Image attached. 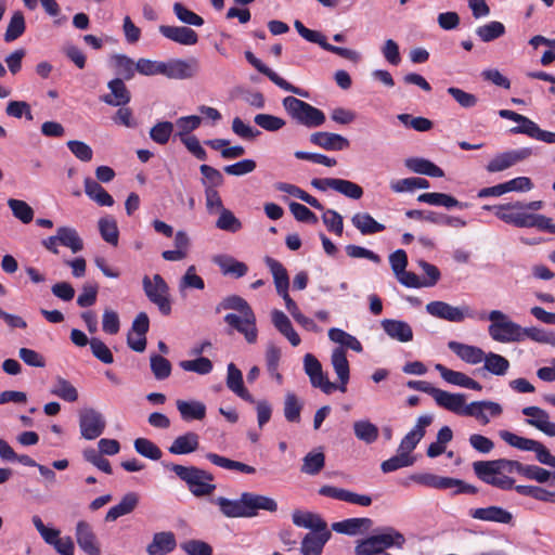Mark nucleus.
Wrapping results in <instances>:
<instances>
[{"mask_svg": "<svg viewBox=\"0 0 555 555\" xmlns=\"http://www.w3.org/2000/svg\"><path fill=\"white\" fill-rule=\"evenodd\" d=\"M150 362L151 370L156 379L163 380L170 376L172 366L168 359L160 354H152Z\"/></svg>", "mask_w": 555, "mask_h": 555, "instance_id": "680f3d73", "label": "nucleus"}, {"mask_svg": "<svg viewBox=\"0 0 555 555\" xmlns=\"http://www.w3.org/2000/svg\"><path fill=\"white\" fill-rule=\"evenodd\" d=\"M158 30L165 38L182 46H194L198 42L197 33L186 26L160 25Z\"/></svg>", "mask_w": 555, "mask_h": 555, "instance_id": "a211bd4d", "label": "nucleus"}, {"mask_svg": "<svg viewBox=\"0 0 555 555\" xmlns=\"http://www.w3.org/2000/svg\"><path fill=\"white\" fill-rule=\"evenodd\" d=\"M514 203H508L504 205L496 206H488L486 205L483 208L487 210H494V215L507 224H513L514 227L521 228L522 219H524V210L517 207H513Z\"/></svg>", "mask_w": 555, "mask_h": 555, "instance_id": "7c9ffc66", "label": "nucleus"}, {"mask_svg": "<svg viewBox=\"0 0 555 555\" xmlns=\"http://www.w3.org/2000/svg\"><path fill=\"white\" fill-rule=\"evenodd\" d=\"M177 409L180 412L182 420L186 422L193 420L202 421L206 416V405L201 401L178 400Z\"/></svg>", "mask_w": 555, "mask_h": 555, "instance_id": "58836bf2", "label": "nucleus"}, {"mask_svg": "<svg viewBox=\"0 0 555 555\" xmlns=\"http://www.w3.org/2000/svg\"><path fill=\"white\" fill-rule=\"evenodd\" d=\"M488 319L491 324L488 327L490 337L499 343H520L521 326L508 319L500 310L490 311Z\"/></svg>", "mask_w": 555, "mask_h": 555, "instance_id": "423d86ee", "label": "nucleus"}, {"mask_svg": "<svg viewBox=\"0 0 555 555\" xmlns=\"http://www.w3.org/2000/svg\"><path fill=\"white\" fill-rule=\"evenodd\" d=\"M384 332L395 340L408 343L413 339V330L409 323L401 320L384 319L382 322Z\"/></svg>", "mask_w": 555, "mask_h": 555, "instance_id": "393cba45", "label": "nucleus"}, {"mask_svg": "<svg viewBox=\"0 0 555 555\" xmlns=\"http://www.w3.org/2000/svg\"><path fill=\"white\" fill-rule=\"evenodd\" d=\"M163 465L184 481L191 493L195 496L209 495L216 489V485L212 483L214 476L209 472L195 466H183L173 463L164 462Z\"/></svg>", "mask_w": 555, "mask_h": 555, "instance_id": "20e7f679", "label": "nucleus"}, {"mask_svg": "<svg viewBox=\"0 0 555 555\" xmlns=\"http://www.w3.org/2000/svg\"><path fill=\"white\" fill-rule=\"evenodd\" d=\"M418 202L426 203L434 206H443L448 209L457 207L460 209H464L468 207L467 203H462L457 201L454 196L446 194V193H423L417 197Z\"/></svg>", "mask_w": 555, "mask_h": 555, "instance_id": "c9c22d12", "label": "nucleus"}, {"mask_svg": "<svg viewBox=\"0 0 555 555\" xmlns=\"http://www.w3.org/2000/svg\"><path fill=\"white\" fill-rule=\"evenodd\" d=\"M8 205L12 210L13 216L27 224L34 219L33 208L22 199L10 198Z\"/></svg>", "mask_w": 555, "mask_h": 555, "instance_id": "13d9d810", "label": "nucleus"}, {"mask_svg": "<svg viewBox=\"0 0 555 555\" xmlns=\"http://www.w3.org/2000/svg\"><path fill=\"white\" fill-rule=\"evenodd\" d=\"M173 12H175L176 16L178 17V20L186 25H192V26H197V27L204 25V20L202 16H199L198 14L189 10L186 7H184L180 2H176L173 4Z\"/></svg>", "mask_w": 555, "mask_h": 555, "instance_id": "338daca9", "label": "nucleus"}, {"mask_svg": "<svg viewBox=\"0 0 555 555\" xmlns=\"http://www.w3.org/2000/svg\"><path fill=\"white\" fill-rule=\"evenodd\" d=\"M271 321L274 327L285 336L292 346L297 347L301 339L297 332L294 330L288 317L281 310L273 309L271 311Z\"/></svg>", "mask_w": 555, "mask_h": 555, "instance_id": "cd10ccee", "label": "nucleus"}, {"mask_svg": "<svg viewBox=\"0 0 555 555\" xmlns=\"http://www.w3.org/2000/svg\"><path fill=\"white\" fill-rule=\"evenodd\" d=\"M56 232L60 244L68 247L74 254L83 248V242L74 228L60 227Z\"/></svg>", "mask_w": 555, "mask_h": 555, "instance_id": "a18cd8bd", "label": "nucleus"}, {"mask_svg": "<svg viewBox=\"0 0 555 555\" xmlns=\"http://www.w3.org/2000/svg\"><path fill=\"white\" fill-rule=\"evenodd\" d=\"M294 525L310 529V532L324 530L327 524L317 514L310 512L295 511L292 515Z\"/></svg>", "mask_w": 555, "mask_h": 555, "instance_id": "4c0bfd02", "label": "nucleus"}, {"mask_svg": "<svg viewBox=\"0 0 555 555\" xmlns=\"http://www.w3.org/2000/svg\"><path fill=\"white\" fill-rule=\"evenodd\" d=\"M426 311L435 318L455 323L463 322L466 317H473L467 306L454 307L440 300L428 302Z\"/></svg>", "mask_w": 555, "mask_h": 555, "instance_id": "9b49d317", "label": "nucleus"}, {"mask_svg": "<svg viewBox=\"0 0 555 555\" xmlns=\"http://www.w3.org/2000/svg\"><path fill=\"white\" fill-rule=\"evenodd\" d=\"M325 465V455L322 451L309 452L302 459L301 473L314 476L318 475Z\"/></svg>", "mask_w": 555, "mask_h": 555, "instance_id": "8fccbe9b", "label": "nucleus"}, {"mask_svg": "<svg viewBox=\"0 0 555 555\" xmlns=\"http://www.w3.org/2000/svg\"><path fill=\"white\" fill-rule=\"evenodd\" d=\"M310 142L326 151H343L349 147V140L340 134L332 132H314L310 135Z\"/></svg>", "mask_w": 555, "mask_h": 555, "instance_id": "412c9836", "label": "nucleus"}, {"mask_svg": "<svg viewBox=\"0 0 555 555\" xmlns=\"http://www.w3.org/2000/svg\"><path fill=\"white\" fill-rule=\"evenodd\" d=\"M216 262L223 274H231L235 278H242L248 271V267L244 262L237 261L231 257L220 258L216 260Z\"/></svg>", "mask_w": 555, "mask_h": 555, "instance_id": "6e6d98bb", "label": "nucleus"}, {"mask_svg": "<svg viewBox=\"0 0 555 555\" xmlns=\"http://www.w3.org/2000/svg\"><path fill=\"white\" fill-rule=\"evenodd\" d=\"M482 361L485 363L483 369L496 376L505 375L511 365L505 357L494 352L485 353Z\"/></svg>", "mask_w": 555, "mask_h": 555, "instance_id": "de8ad7c7", "label": "nucleus"}, {"mask_svg": "<svg viewBox=\"0 0 555 555\" xmlns=\"http://www.w3.org/2000/svg\"><path fill=\"white\" fill-rule=\"evenodd\" d=\"M162 75L170 79H186L191 78L196 72V61L192 63L184 60H170L163 62Z\"/></svg>", "mask_w": 555, "mask_h": 555, "instance_id": "aec40b11", "label": "nucleus"}, {"mask_svg": "<svg viewBox=\"0 0 555 555\" xmlns=\"http://www.w3.org/2000/svg\"><path fill=\"white\" fill-rule=\"evenodd\" d=\"M302 404L294 392H287L284 400V416L291 423L300 421Z\"/></svg>", "mask_w": 555, "mask_h": 555, "instance_id": "4d7b16f0", "label": "nucleus"}, {"mask_svg": "<svg viewBox=\"0 0 555 555\" xmlns=\"http://www.w3.org/2000/svg\"><path fill=\"white\" fill-rule=\"evenodd\" d=\"M414 459L411 455L403 453L402 451H398V454L391 456L390 459L384 461L380 464V469L383 473H391L398 470L402 467H408L413 465Z\"/></svg>", "mask_w": 555, "mask_h": 555, "instance_id": "bf43d9fd", "label": "nucleus"}, {"mask_svg": "<svg viewBox=\"0 0 555 555\" xmlns=\"http://www.w3.org/2000/svg\"><path fill=\"white\" fill-rule=\"evenodd\" d=\"M448 347L452 350L461 360L469 364H478L482 362L485 358V351L476 346L465 345L457 341H449Z\"/></svg>", "mask_w": 555, "mask_h": 555, "instance_id": "2f4dec72", "label": "nucleus"}, {"mask_svg": "<svg viewBox=\"0 0 555 555\" xmlns=\"http://www.w3.org/2000/svg\"><path fill=\"white\" fill-rule=\"evenodd\" d=\"M25 31V18L21 11L14 12L4 34V41L12 42Z\"/></svg>", "mask_w": 555, "mask_h": 555, "instance_id": "864d4df0", "label": "nucleus"}, {"mask_svg": "<svg viewBox=\"0 0 555 555\" xmlns=\"http://www.w3.org/2000/svg\"><path fill=\"white\" fill-rule=\"evenodd\" d=\"M199 447V436L194 431H188L178 436L168 448L171 454H189L196 451Z\"/></svg>", "mask_w": 555, "mask_h": 555, "instance_id": "72a5a7b5", "label": "nucleus"}, {"mask_svg": "<svg viewBox=\"0 0 555 555\" xmlns=\"http://www.w3.org/2000/svg\"><path fill=\"white\" fill-rule=\"evenodd\" d=\"M50 392L66 402H75L78 400V390L67 379L56 376Z\"/></svg>", "mask_w": 555, "mask_h": 555, "instance_id": "09e8293b", "label": "nucleus"}, {"mask_svg": "<svg viewBox=\"0 0 555 555\" xmlns=\"http://www.w3.org/2000/svg\"><path fill=\"white\" fill-rule=\"evenodd\" d=\"M333 190L351 199H360L363 196V189L359 184L345 179L335 178Z\"/></svg>", "mask_w": 555, "mask_h": 555, "instance_id": "5fc2aeb1", "label": "nucleus"}, {"mask_svg": "<svg viewBox=\"0 0 555 555\" xmlns=\"http://www.w3.org/2000/svg\"><path fill=\"white\" fill-rule=\"evenodd\" d=\"M404 166L418 175H425L433 178H441L444 171L433 162L423 157H410L404 160Z\"/></svg>", "mask_w": 555, "mask_h": 555, "instance_id": "473e14b6", "label": "nucleus"}, {"mask_svg": "<svg viewBox=\"0 0 555 555\" xmlns=\"http://www.w3.org/2000/svg\"><path fill=\"white\" fill-rule=\"evenodd\" d=\"M282 104L293 120L307 128H317L325 122L326 118L321 109L295 96L284 98Z\"/></svg>", "mask_w": 555, "mask_h": 555, "instance_id": "39448f33", "label": "nucleus"}, {"mask_svg": "<svg viewBox=\"0 0 555 555\" xmlns=\"http://www.w3.org/2000/svg\"><path fill=\"white\" fill-rule=\"evenodd\" d=\"M499 435L501 439L511 447L521 451H532L535 453L538 462L555 468V456L551 454L550 450L542 442L534 439L520 437L508 430H501Z\"/></svg>", "mask_w": 555, "mask_h": 555, "instance_id": "0eeeda50", "label": "nucleus"}, {"mask_svg": "<svg viewBox=\"0 0 555 555\" xmlns=\"http://www.w3.org/2000/svg\"><path fill=\"white\" fill-rule=\"evenodd\" d=\"M433 423L431 415H422L417 418L414 428L408 433L400 442L398 451L410 455V453L416 448L418 442L425 436L426 427Z\"/></svg>", "mask_w": 555, "mask_h": 555, "instance_id": "4468645a", "label": "nucleus"}, {"mask_svg": "<svg viewBox=\"0 0 555 555\" xmlns=\"http://www.w3.org/2000/svg\"><path fill=\"white\" fill-rule=\"evenodd\" d=\"M182 370L186 372H194L199 375L209 374L212 371V362L205 357H198L195 360H184L180 362Z\"/></svg>", "mask_w": 555, "mask_h": 555, "instance_id": "e2e57ef3", "label": "nucleus"}, {"mask_svg": "<svg viewBox=\"0 0 555 555\" xmlns=\"http://www.w3.org/2000/svg\"><path fill=\"white\" fill-rule=\"evenodd\" d=\"M373 527L371 518H348L341 521L334 522L332 529L337 533L347 535H357L359 533L367 532Z\"/></svg>", "mask_w": 555, "mask_h": 555, "instance_id": "b1692460", "label": "nucleus"}, {"mask_svg": "<svg viewBox=\"0 0 555 555\" xmlns=\"http://www.w3.org/2000/svg\"><path fill=\"white\" fill-rule=\"evenodd\" d=\"M223 310H235L242 313V317H247V322L250 320V314H255L249 304L238 295H231L225 297L217 307L219 312Z\"/></svg>", "mask_w": 555, "mask_h": 555, "instance_id": "37998d69", "label": "nucleus"}, {"mask_svg": "<svg viewBox=\"0 0 555 555\" xmlns=\"http://www.w3.org/2000/svg\"><path fill=\"white\" fill-rule=\"evenodd\" d=\"M80 435L86 440L99 438L105 430L104 415L93 408H83L78 412Z\"/></svg>", "mask_w": 555, "mask_h": 555, "instance_id": "1a4fd4ad", "label": "nucleus"}, {"mask_svg": "<svg viewBox=\"0 0 555 555\" xmlns=\"http://www.w3.org/2000/svg\"><path fill=\"white\" fill-rule=\"evenodd\" d=\"M532 155V150L530 147H522L519 150L507 151L501 154H498L494 158H492L486 169L489 172H499L506 170L517 163L527 159Z\"/></svg>", "mask_w": 555, "mask_h": 555, "instance_id": "f8f14e48", "label": "nucleus"}, {"mask_svg": "<svg viewBox=\"0 0 555 555\" xmlns=\"http://www.w3.org/2000/svg\"><path fill=\"white\" fill-rule=\"evenodd\" d=\"M522 414L528 416L526 423L535 427L550 437H555V423L550 422L548 413L539 406H526Z\"/></svg>", "mask_w": 555, "mask_h": 555, "instance_id": "dca6fc26", "label": "nucleus"}, {"mask_svg": "<svg viewBox=\"0 0 555 555\" xmlns=\"http://www.w3.org/2000/svg\"><path fill=\"white\" fill-rule=\"evenodd\" d=\"M331 538L327 528L307 533L301 542L300 552L302 555H321L325 543Z\"/></svg>", "mask_w": 555, "mask_h": 555, "instance_id": "4be33fe9", "label": "nucleus"}, {"mask_svg": "<svg viewBox=\"0 0 555 555\" xmlns=\"http://www.w3.org/2000/svg\"><path fill=\"white\" fill-rule=\"evenodd\" d=\"M133 446L135 451L144 457L153 461H158L162 457V450L146 438H137Z\"/></svg>", "mask_w": 555, "mask_h": 555, "instance_id": "052dcab7", "label": "nucleus"}, {"mask_svg": "<svg viewBox=\"0 0 555 555\" xmlns=\"http://www.w3.org/2000/svg\"><path fill=\"white\" fill-rule=\"evenodd\" d=\"M412 479L423 486L435 489H452V483L457 482L456 478L442 477L430 473L414 475Z\"/></svg>", "mask_w": 555, "mask_h": 555, "instance_id": "79ce46f5", "label": "nucleus"}, {"mask_svg": "<svg viewBox=\"0 0 555 555\" xmlns=\"http://www.w3.org/2000/svg\"><path fill=\"white\" fill-rule=\"evenodd\" d=\"M521 341L526 338L539 344L555 346V332L537 326L521 327Z\"/></svg>", "mask_w": 555, "mask_h": 555, "instance_id": "49530a36", "label": "nucleus"}, {"mask_svg": "<svg viewBox=\"0 0 555 555\" xmlns=\"http://www.w3.org/2000/svg\"><path fill=\"white\" fill-rule=\"evenodd\" d=\"M304 370L314 388H320L326 395L336 390V384L328 380L327 375L323 373L321 362L312 353L305 354Z\"/></svg>", "mask_w": 555, "mask_h": 555, "instance_id": "9d476101", "label": "nucleus"}, {"mask_svg": "<svg viewBox=\"0 0 555 555\" xmlns=\"http://www.w3.org/2000/svg\"><path fill=\"white\" fill-rule=\"evenodd\" d=\"M254 122L270 132L279 131L286 125V121L283 118L271 114H257L254 117Z\"/></svg>", "mask_w": 555, "mask_h": 555, "instance_id": "69168bd1", "label": "nucleus"}, {"mask_svg": "<svg viewBox=\"0 0 555 555\" xmlns=\"http://www.w3.org/2000/svg\"><path fill=\"white\" fill-rule=\"evenodd\" d=\"M109 94L101 98V101L111 106H125L130 102L131 95L121 78H115L107 83Z\"/></svg>", "mask_w": 555, "mask_h": 555, "instance_id": "5701e85b", "label": "nucleus"}, {"mask_svg": "<svg viewBox=\"0 0 555 555\" xmlns=\"http://www.w3.org/2000/svg\"><path fill=\"white\" fill-rule=\"evenodd\" d=\"M319 493L323 496L332 498L335 500L348 502L360 506H370L372 504V498L367 494H358L349 490L337 488L333 486H322L319 489Z\"/></svg>", "mask_w": 555, "mask_h": 555, "instance_id": "ddd939ff", "label": "nucleus"}, {"mask_svg": "<svg viewBox=\"0 0 555 555\" xmlns=\"http://www.w3.org/2000/svg\"><path fill=\"white\" fill-rule=\"evenodd\" d=\"M264 262L272 273L276 293L282 294L287 292L289 287V278L283 264L271 257H266Z\"/></svg>", "mask_w": 555, "mask_h": 555, "instance_id": "ea45409f", "label": "nucleus"}, {"mask_svg": "<svg viewBox=\"0 0 555 555\" xmlns=\"http://www.w3.org/2000/svg\"><path fill=\"white\" fill-rule=\"evenodd\" d=\"M227 387L241 399L254 403V397L244 387L243 374L234 363L228 364Z\"/></svg>", "mask_w": 555, "mask_h": 555, "instance_id": "c85d7f7f", "label": "nucleus"}, {"mask_svg": "<svg viewBox=\"0 0 555 555\" xmlns=\"http://www.w3.org/2000/svg\"><path fill=\"white\" fill-rule=\"evenodd\" d=\"M177 546L176 537L171 531L156 532L152 542L146 546L149 555H165Z\"/></svg>", "mask_w": 555, "mask_h": 555, "instance_id": "a878e982", "label": "nucleus"}, {"mask_svg": "<svg viewBox=\"0 0 555 555\" xmlns=\"http://www.w3.org/2000/svg\"><path fill=\"white\" fill-rule=\"evenodd\" d=\"M275 190L280 192L287 193L296 198L301 199L307 203L311 207L318 210H324V206L312 195L308 194L306 191L301 190L297 185L286 183V182H276L274 184Z\"/></svg>", "mask_w": 555, "mask_h": 555, "instance_id": "a19ab883", "label": "nucleus"}, {"mask_svg": "<svg viewBox=\"0 0 555 555\" xmlns=\"http://www.w3.org/2000/svg\"><path fill=\"white\" fill-rule=\"evenodd\" d=\"M189 288H195L199 291L205 288V282L199 275L196 274L195 266H190L179 282V291L181 293Z\"/></svg>", "mask_w": 555, "mask_h": 555, "instance_id": "0e129e2a", "label": "nucleus"}, {"mask_svg": "<svg viewBox=\"0 0 555 555\" xmlns=\"http://www.w3.org/2000/svg\"><path fill=\"white\" fill-rule=\"evenodd\" d=\"M139 504V494L135 492L126 493L120 502L112 506L105 516V521H115L121 516L132 513Z\"/></svg>", "mask_w": 555, "mask_h": 555, "instance_id": "c756f323", "label": "nucleus"}, {"mask_svg": "<svg viewBox=\"0 0 555 555\" xmlns=\"http://www.w3.org/2000/svg\"><path fill=\"white\" fill-rule=\"evenodd\" d=\"M215 503L229 518H250L257 516L259 511L270 513L278 511V503L274 499L254 492H243L237 500L219 496Z\"/></svg>", "mask_w": 555, "mask_h": 555, "instance_id": "7ed1b4c3", "label": "nucleus"}, {"mask_svg": "<svg viewBox=\"0 0 555 555\" xmlns=\"http://www.w3.org/2000/svg\"><path fill=\"white\" fill-rule=\"evenodd\" d=\"M85 193L89 198L94 201L100 206L111 207L114 205V198L101 184L90 177L83 180Z\"/></svg>", "mask_w": 555, "mask_h": 555, "instance_id": "f704fd0d", "label": "nucleus"}, {"mask_svg": "<svg viewBox=\"0 0 555 555\" xmlns=\"http://www.w3.org/2000/svg\"><path fill=\"white\" fill-rule=\"evenodd\" d=\"M99 231L102 238L113 245L117 246L119 238V231L117 222L113 217H103L99 220Z\"/></svg>", "mask_w": 555, "mask_h": 555, "instance_id": "3c124183", "label": "nucleus"}, {"mask_svg": "<svg viewBox=\"0 0 555 555\" xmlns=\"http://www.w3.org/2000/svg\"><path fill=\"white\" fill-rule=\"evenodd\" d=\"M216 227L220 230L235 233L242 228V223L232 211L222 208Z\"/></svg>", "mask_w": 555, "mask_h": 555, "instance_id": "774afa93", "label": "nucleus"}, {"mask_svg": "<svg viewBox=\"0 0 555 555\" xmlns=\"http://www.w3.org/2000/svg\"><path fill=\"white\" fill-rule=\"evenodd\" d=\"M351 222L362 235H371L385 230V225L377 222L369 212H357L352 216Z\"/></svg>", "mask_w": 555, "mask_h": 555, "instance_id": "e433bc0d", "label": "nucleus"}, {"mask_svg": "<svg viewBox=\"0 0 555 555\" xmlns=\"http://www.w3.org/2000/svg\"><path fill=\"white\" fill-rule=\"evenodd\" d=\"M224 322L238 333L243 334L248 344H255L257 341L258 331L255 314H250V320L247 322V317L228 313L224 315Z\"/></svg>", "mask_w": 555, "mask_h": 555, "instance_id": "2eb2a0df", "label": "nucleus"}, {"mask_svg": "<svg viewBox=\"0 0 555 555\" xmlns=\"http://www.w3.org/2000/svg\"><path fill=\"white\" fill-rule=\"evenodd\" d=\"M433 398L439 406L457 415L476 417L483 425L490 422L485 411L494 417L501 415L503 411L501 404L493 401H474L465 405L466 396L464 393H450L439 388H436Z\"/></svg>", "mask_w": 555, "mask_h": 555, "instance_id": "f03ea898", "label": "nucleus"}, {"mask_svg": "<svg viewBox=\"0 0 555 555\" xmlns=\"http://www.w3.org/2000/svg\"><path fill=\"white\" fill-rule=\"evenodd\" d=\"M353 433L357 439L365 442L366 444L374 443L379 435L378 427L366 420L357 421L353 423Z\"/></svg>", "mask_w": 555, "mask_h": 555, "instance_id": "c03bdc74", "label": "nucleus"}, {"mask_svg": "<svg viewBox=\"0 0 555 555\" xmlns=\"http://www.w3.org/2000/svg\"><path fill=\"white\" fill-rule=\"evenodd\" d=\"M331 362L339 380V384L336 385V389L341 392H346L347 384L350 378V369L346 350L341 347L335 348L332 352Z\"/></svg>", "mask_w": 555, "mask_h": 555, "instance_id": "6ab92c4d", "label": "nucleus"}, {"mask_svg": "<svg viewBox=\"0 0 555 555\" xmlns=\"http://www.w3.org/2000/svg\"><path fill=\"white\" fill-rule=\"evenodd\" d=\"M76 540L79 547L88 555H100L101 550L96 542L92 526L85 520L76 525Z\"/></svg>", "mask_w": 555, "mask_h": 555, "instance_id": "f3484780", "label": "nucleus"}, {"mask_svg": "<svg viewBox=\"0 0 555 555\" xmlns=\"http://www.w3.org/2000/svg\"><path fill=\"white\" fill-rule=\"evenodd\" d=\"M470 516L478 520L493 521L499 524H509L513 515L507 509L500 506L480 507L470 511Z\"/></svg>", "mask_w": 555, "mask_h": 555, "instance_id": "bb28decb", "label": "nucleus"}, {"mask_svg": "<svg viewBox=\"0 0 555 555\" xmlns=\"http://www.w3.org/2000/svg\"><path fill=\"white\" fill-rule=\"evenodd\" d=\"M505 34V26L498 21H492L486 25L479 26L476 29V35L483 41L490 42Z\"/></svg>", "mask_w": 555, "mask_h": 555, "instance_id": "603ef678", "label": "nucleus"}, {"mask_svg": "<svg viewBox=\"0 0 555 555\" xmlns=\"http://www.w3.org/2000/svg\"><path fill=\"white\" fill-rule=\"evenodd\" d=\"M143 289L151 302L157 306L163 315L171 313L169 286L160 274H155L153 281L145 275L142 280Z\"/></svg>", "mask_w": 555, "mask_h": 555, "instance_id": "6e6552de", "label": "nucleus"}, {"mask_svg": "<svg viewBox=\"0 0 555 555\" xmlns=\"http://www.w3.org/2000/svg\"><path fill=\"white\" fill-rule=\"evenodd\" d=\"M473 469L479 480L501 490H512L514 487L515 479L506 474L517 473L539 483L547 482L552 476L555 477V474L538 465H525L508 459L476 461L473 463Z\"/></svg>", "mask_w": 555, "mask_h": 555, "instance_id": "f257e3e1", "label": "nucleus"}]
</instances>
